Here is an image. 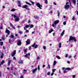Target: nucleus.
<instances>
[{"label": "nucleus", "instance_id": "nucleus-64", "mask_svg": "<svg viewBox=\"0 0 78 78\" xmlns=\"http://www.w3.org/2000/svg\"><path fill=\"white\" fill-rule=\"evenodd\" d=\"M21 4H20L18 5V6L20 7H21V5H20Z\"/></svg>", "mask_w": 78, "mask_h": 78}, {"label": "nucleus", "instance_id": "nucleus-46", "mask_svg": "<svg viewBox=\"0 0 78 78\" xmlns=\"http://www.w3.org/2000/svg\"><path fill=\"white\" fill-rule=\"evenodd\" d=\"M43 48L44 49V50H46V47H45V46H44L43 47Z\"/></svg>", "mask_w": 78, "mask_h": 78}, {"label": "nucleus", "instance_id": "nucleus-63", "mask_svg": "<svg viewBox=\"0 0 78 78\" xmlns=\"http://www.w3.org/2000/svg\"><path fill=\"white\" fill-rule=\"evenodd\" d=\"M65 69V68H62V70H64Z\"/></svg>", "mask_w": 78, "mask_h": 78}, {"label": "nucleus", "instance_id": "nucleus-44", "mask_svg": "<svg viewBox=\"0 0 78 78\" xmlns=\"http://www.w3.org/2000/svg\"><path fill=\"white\" fill-rule=\"evenodd\" d=\"M30 26V27L31 28H33V25L32 24Z\"/></svg>", "mask_w": 78, "mask_h": 78}, {"label": "nucleus", "instance_id": "nucleus-36", "mask_svg": "<svg viewBox=\"0 0 78 78\" xmlns=\"http://www.w3.org/2000/svg\"><path fill=\"white\" fill-rule=\"evenodd\" d=\"M75 19V16L73 17L72 20H74Z\"/></svg>", "mask_w": 78, "mask_h": 78}, {"label": "nucleus", "instance_id": "nucleus-53", "mask_svg": "<svg viewBox=\"0 0 78 78\" xmlns=\"http://www.w3.org/2000/svg\"><path fill=\"white\" fill-rule=\"evenodd\" d=\"M51 33V30H49V33L50 34Z\"/></svg>", "mask_w": 78, "mask_h": 78}, {"label": "nucleus", "instance_id": "nucleus-11", "mask_svg": "<svg viewBox=\"0 0 78 78\" xmlns=\"http://www.w3.org/2000/svg\"><path fill=\"white\" fill-rule=\"evenodd\" d=\"M59 20H57L55 21L54 22L55 25H56V24H57V23H59Z\"/></svg>", "mask_w": 78, "mask_h": 78}, {"label": "nucleus", "instance_id": "nucleus-51", "mask_svg": "<svg viewBox=\"0 0 78 78\" xmlns=\"http://www.w3.org/2000/svg\"><path fill=\"white\" fill-rule=\"evenodd\" d=\"M67 56H68V54H66V58H67Z\"/></svg>", "mask_w": 78, "mask_h": 78}, {"label": "nucleus", "instance_id": "nucleus-13", "mask_svg": "<svg viewBox=\"0 0 78 78\" xmlns=\"http://www.w3.org/2000/svg\"><path fill=\"white\" fill-rule=\"evenodd\" d=\"M15 20L16 22H18L19 20V18L18 17L16 18L15 19Z\"/></svg>", "mask_w": 78, "mask_h": 78}, {"label": "nucleus", "instance_id": "nucleus-30", "mask_svg": "<svg viewBox=\"0 0 78 78\" xmlns=\"http://www.w3.org/2000/svg\"><path fill=\"white\" fill-rule=\"evenodd\" d=\"M66 69H65V70H64L63 73H67V72H66Z\"/></svg>", "mask_w": 78, "mask_h": 78}, {"label": "nucleus", "instance_id": "nucleus-8", "mask_svg": "<svg viewBox=\"0 0 78 78\" xmlns=\"http://www.w3.org/2000/svg\"><path fill=\"white\" fill-rule=\"evenodd\" d=\"M26 44L27 45H29L30 44V40L29 39H28L27 41H26Z\"/></svg>", "mask_w": 78, "mask_h": 78}, {"label": "nucleus", "instance_id": "nucleus-20", "mask_svg": "<svg viewBox=\"0 0 78 78\" xmlns=\"http://www.w3.org/2000/svg\"><path fill=\"white\" fill-rule=\"evenodd\" d=\"M26 4H27V5H31V4L27 2H26Z\"/></svg>", "mask_w": 78, "mask_h": 78}, {"label": "nucleus", "instance_id": "nucleus-54", "mask_svg": "<svg viewBox=\"0 0 78 78\" xmlns=\"http://www.w3.org/2000/svg\"><path fill=\"white\" fill-rule=\"evenodd\" d=\"M37 59H40V57H37Z\"/></svg>", "mask_w": 78, "mask_h": 78}, {"label": "nucleus", "instance_id": "nucleus-28", "mask_svg": "<svg viewBox=\"0 0 78 78\" xmlns=\"http://www.w3.org/2000/svg\"><path fill=\"white\" fill-rule=\"evenodd\" d=\"M48 67L49 69H50V65L49 64L48 65Z\"/></svg>", "mask_w": 78, "mask_h": 78}, {"label": "nucleus", "instance_id": "nucleus-15", "mask_svg": "<svg viewBox=\"0 0 78 78\" xmlns=\"http://www.w3.org/2000/svg\"><path fill=\"white\" fill-rule=\"evenodd\" d=\"M4 56V54L3 52L2 53V55L0 56L1 58H3V56Z\"/></svg>", "mask_w": 78, "mask_h": 78}, {"label": "nucleus", "instance_id": "nucleus-16", "mask_svg": "<svg viewBox=\"0 0 78 78\" xmlns=\"http://www.w3.org/2000/svg\"><path fill=\"white\" fill-rule=\"evenodd\" d=\"M30 27V24H29V25H26L25 26V28H28Z\"/></svg>", "mask_w": 78, "mask_h": 78}, {"label": "nucleus", "instance_id": "nucleus-5", "mask_svg": "<svg viewBox=\"0 0 78 78\" xmlns=\"http://www.w3.org/2000/svg\"><path fill=\"white\" fill-rule=\"evenodd\" d=\"M16 54V50H14L13 52L12 53V56L13 57V56H15Z\"/></svg>", "mask_w": 78, "mask_h": 78}, {"label": "nucleus", "instance_id": "nucleus-35", "mask_svg": "<svg viewBox=\"0 0 78 78\" xmlns=\"http://www.w3.org/2000/svg\"><path fill=\"white\" fill-rule=\"evenodd\" d=\"M37 47H38V45L37 44L36 45L35 47V48H37Z\"/></svg>", "mask_w": 78, "mask_h": 78}, {"label": "nucleus", "instance_id": "nucleus-25", "mask_svg": "<svg viewBox=\"0 0 78 78\" xmlns=\"http://www.w3.org/2000/svg\"><path fill=\"white\" fill-rule=\"evenodd\" d=\"M56 58H57L58 59H61V58H60V57L59 56H56Z\"/></svg>", "mask_w": 78, "mask_h": 78}, {"label": "nucleus", "instance_id": "nucleus-1", "mask_svg": "<svg viewBox=\"0 0 78 78\" xmlns=\"http://www.w3.org/2000/svg\"><path fill=\"white\" fill-rule=\"evenodd\" d=\"M73 39L74 42H76V41H77L76 39V38H75V37H72V36H70V38H69V41H71L72 40H73Z\"/></svg>", "mask_w": 78, "mask_h": 78}, {"label": "nucleus", "instance_id": "nucleus-59", "mask_svg": "<svg viewBox=\"0 0 78 78\" xmlns=\"http://www.w3.org/2000/svg\"><path fill=\"white\" fill-rule=\"evenodd\" d=\"M9 43H11V39H9Z\"/></svg>", "mask_w": 78, "mask_h": 78}, {"label": "nucleus", "instance_id": "nucleus-45", "mask_svg": "<svg viewBox=\"0 0 78 78\" xmlns=\"http://www.w3.org/2000/svg\"><path fill=\"white\" fill-rule=\"evenodd\" d=\"M31 46H30L29 47V50H31Z\"/></svg>", "mask_w": 78, "mask_h": 78}, {"label": "nucleus", "instance_id": "nucleus-17", "mask_svg": "<svg viewBox=\"0 0 78 78\" xmlns=\"http://www.w3.org/2000/svg\"><path fill=\"white\" fill-rule=\"evenodd\" d=\"M5 62V61L4 60H2L1 63V65H3V64H4V63Z\"/></svg>", "mask_w": 78, "mask_h": 78}, {"label": "nucleus", "instance_id": "nucleus-33", "mask_svg": "<svg viewBox=\"0 0 78 78\" xmlns=\"http://www.w3.org/2000/svg\"><path fill=\"white\" fill-rule=\"evenodd\" d=\"M3 42H1L0 43L1 45H3Z\"/></svg>", "mask_w": 78, "mask_h": 78}, {"label": "nucleus", "instance_id": "nucleus-58", "mask_svg": "<svg viewBox=\"0 0 78 78\" xmlns=\"http://www.w3.org/2000/svg\"><path fill=\"white\" fill-rule=\"evenodd\" d=\"M51 32H52V31H53V29H51Z\"/></svg>", "mask_w": 78, "mask_h": 78}, {"label": "nucleus", "instance_id": "nucleus-38", "mask_svg": "<svg viewBox=\"0 0 78 78\" xmlns=\"http://www.w3.org/2000/svg\"><path fill=\"white\" fill-rule=\"evenodd\" d=\"M30 2H31V3H32V4L33 5H34V2L31 1H30Z\"/></svg>", "mask_w": 78, "mask_h": 78}, {"label": "nucleus", "instance_id": "nucleus-48", "mask_svg": "<svg viewBox=\"0 0 78 78\" xmlns=\"http://www.w3.org/2000/svg\"><path fill=\"white\" fill-rule=\"evenodd\" d=\"M13 60H16V58L15 57H13Z\"/></svg>", "mask_w": 78, "mask_h": 78}, {"label": "nucleus", "instance_id": "nucleus-18", "mask_svg": "<svg viewBox=\"0 0 78 78\" xmlns=\"http://www.w3.org/2000/svg\"><path fill=\"white\" fill-rule=\"evenodd\" d=\"M72 0L73 2V3H74V4L75 5V4H76V0Z\"/></svg>", "mask_w": 78, "mask_h": 78}, {"label": "nucleus", "instance_id": "nucleus-61", "mask_svg": "<svg viewBox=\"0 0 78 78\" xmlns=\"http://www.w3.org/2000/svg\"><path fill=\"white\" fill-rule=\"evenodd\" d=\"M63 35H64V34H63L62 33L61 34V36H63Z\"/></svg>", "mask_w": 78, "mask_h": 78}, {"label": "nucleus", "instance_id": "nucleus-47", "mask_svg": "<svg viewBox=\"0 0 78 78\" xmlns=\"http://www.w3.org/2000/svg\"><path fill=\"white\" fill-rule=\"evenodd\" d=\"M75 77H76V76H75V75H73V78H75Z\"/></svg>", "mask_w": 78, "mask_h": 78}, {"label": "nucleus", "instance_id": "nucleus-3", "mask_svg": "<svg viewBox=\"0 0 78 78\" xmlns=\"http://www.w3.org/2000/svg\"><path fill=\"white\" fill-rule=\"evenodd\" d=\"M36 6H37V7H38L40 9H42L41 8V7H42V6L41 5V4H39V3H36Z\"/></svg>", "mask_w": 78, "mask_h": 78}, {"label": "nucleus", "instance_id": "nucleus-24", "mask_svg": "<svg viewBox=\"0 0 78 78\" xmlns=\"http://www.w3.org/2000/svg\"><path fill=\"white\" fill-rule=\"evenodd\" d=\"M12 16H13V17L14 18H16V17L17 16L15 15H12Z\"/></svg>", "mask_w": 78, "mask_h": 78}, {"label": "nucleus", "instance_id": "nucleus-10", "mask_svg": "<svg viewBox=\"0 0 78 78\" xmlns=\"http://www.w3.org/2000/svg\"><path fill=\"white\" fill-rule=\"evenodd\" d=\"M69 7H70L69 5H66L65 6V9H69Z\"/></svg>", "mask_w": 78, "mask_h": 78}, {"label": "nucleus", "instance_id": "nucleus-43", "mask_svg": "<svg viewBox=\"0 0 78 78\" xmlns=\"http://www.w3.org/2000/svg\"><path fill=\"white\" fill-rule=\"evenodd\" d=\"M38 69L39 70H40V67H39V65H38Z\"/></svg>", "mask_w": 78, "mask_h": 78}, {"label": "nucleus", "instance_id": "nucleus-6", "mask_svg": "<svg viewBox=\"0 0 78 78\" xmlns=\"http://www.w3.org/2000/svg\"><path fill=\"white\" fill-rule=\"evenodd\" d=\"M5 33H7L8 35H9V33H10V31H9L8 29H6L5 31Z\"/></svg>", "mask_w": 78, "mask_h": 78}, {"label": "nucleus", "instance_id": "nucleus-37", "mask_svg": "<svg viewBox=\"0 0 78 78\" xmlns=\"http://www.w3.org/2000/svg\"><path fill=\"white\" fill-rule=\"evenodd\" d=\"M24 52H27V49H24Z\"/></svg>", "mask_w": 78, "mask_h": 78}, {"label": "nucleus", "instance_id": "nucleus-23", "mask_svg": "<svg viewBox=\"0 0 78 78\" xmlns=\"http://www.w3.org/2000/svg\"><path fill=\"white\" fill-rule=\"evenodd\" d=\"M35 45H36V43H34L33 45H31V47H34V46H35Z\"/></svg>", "mask_w": 78, "mask_h": 78}, {"label": "nucleus", "instance_id": "nucleus-55", "mask_svg": "<svg viewBox=\"0 0 78 78\" xmlns=\"http://www.w3.org/2000/svg\"><path fill=\"white\" fill-rule=\"evenodd\" d=\"M52 26L53 27H55V24H52Z\"/></svg>", "mask_w": 78, "mask_h": 78}, {"label": "nucleus", "instance_id": "nucleus-19", "mask_svg": "<svg viewBox=\"0 0 78 78\" xmlns=\"http://www.w3.org/2000/svg\"><path fill=\"white\" fill-rule=\"evenodd\" d=\"M56 61H54V64H53V66H55V65H56Z\"/></svg>", "mask_w": 78, "mask_h": 78}, {"label": "nucleus", "instance_id": "nucleus-12", "mask_svg": "<svg viewBox=\"0 0 78 78\" xmlns=\"http://www.w3.org/2000/svg\"><path fill=\"white\" fill-rule=\"evenodd\" d=\"M10 27H12L13 29H15V27L13 26V25H12V23H10Z\"/></svg>", "mask_w": 78, "mask_h": 78}, {"label": "nucleus", "instance_id": "nucleus-62", "mask_svg": "<svg viewBox=\"0 0 78 78\" xmlns=\"http://www.w3.org/2000/svg\"><path fill=\"white\" fill-rule=\"evenodd\" d=\"M64 32H65V30H63L62 33L64 34Z\"/></svg>", "mask_w": 78, "mask_h": 78}, {"label": "nucleus", "instance_id": "nucleus-49", "mask_svg": "<svg viewBox=\"0 0 78 78\" xmlns=\"http://www.w3.org/2000/svg\"><path fill=\"white\" fill-rule=\"evenodd\" d=\"M20 78H23V76L21 75Z\"/></svg>", "mask_w": 78, "mask_h": 78}, {"label": "nucleus", "instance_id": "nucleus-34", "mask_svg": "<svg viewBox=\"0 0 78 78\" xmlns=\"http://www.w3.org/2000/svg\"><path fill=\"white\" fill-rule=\"evenodd\" d=\"M47 75H50V72H48L47 73Z\"/></svg>", "mask_w": 78, "mask_h": 78}, {"label": "nucleus", "instance_id": "nucleus-41", "mask_svg": "<svg viewBox=\"0 0 78 78\" xmlns=\"http://www.w3.org/2000/svg\"><path fill=\"white\" fill-rule=\"evenodd\" d=\"M63 25H66V21H65L63 22Z\"/></svg>", "mask_w": 78, "mask_h": 78}, {"label": "nucleus", "instance_id": "nucleus-52", "mask_svg": "<svg viewBox=\"0 0 78 78\" xmlns=\"http://www.w3.org/2000/svg\"><path fill=\"white\" fill-rule=\"evenodd\" d=\"M45 67V65H43V66H42L43 68Z\"/></svg>", "mask_w": 78, "mask_h": 78}, {"label": "nucleus", "instance_id": "nucleus-32", "mask_svg": "<svg viewBox=\"0 0 78 78\" xmlns=\"http://www.w3.org/2000/svg\"><path fill=\"white\" fill-rule=\"evenodd\" d=\"M10 37H11V38H14V35H12L10 36Z\"/></svg>", "mask_w": 78, "mask_h": 78}, {"label": "nucleus", "instance_id": "nucleus-42", "mask_svg": "<svg viewBox=\"0 0 78 78\" xmlns=\"http://www.w3.org/2000/svg\"><path fill=\"white\" fill-rule=\"evenodd\" d=\"M19 33H20V34H22V33H23L22 32V31H19Z\"/></svg>", "mask_w": 78, "mask_h": 78}, {"label": "nucleus", "instance_id": "nucleus-40", "mask_svg": "<svg viewBox=\"0 0 78 78\" xmlns=\"http://www.w3.org/2000/svg\"><path fill=\"white\" fill-rule=\"evenodd\" d=\"M26 33H29V30H26Z\"/></svg>", "mask_w": 78, "mask_h": 78}, {"label": "nucleus", "instance_id": "nucleus-7", "mask_svg": "<svg viewBox=\"0 0 78 78\" xmlns=\"http://www.w3.org/2000/svg\"><path fill=\"white\" fill-rule=\"evenodd\" d=\"M28 56H30V54L29 53L26 54L24 56L25 57V58H28V59H30V57H28Z\"/></svg>", "mask_w": 78, "mask_h": 78}, {"label": "nucleus", "instance_id": "nucleus-60", "mask_svg": "<svg viewBox=\"0 0 78 78\" xmlns=\"http://www.w3.org/2000/svg\"><path fill=\"white\" fill-rule=\"evenodd\" d=\"M60 14V13L59 12H58V16H59V15Z\"/></svg>", "mask_w": 78, "mask_h": 78}, {"label": "nucleus", "instance_id": "nucleus-50", "mask_svg": "<svg viewBox=\"0 0 78 78\" xmlns=\"http://www.w3.org/2000/svg\"><path fill=\"white\" fill-rule=\"evenodd\" d=\"M53 74H54V73H52L51 75V76H52V75H53Z\"/></svg>", "mask_w": 78, "mask_h": 78}, {"label": "nucleus", "instance_id": "nucleus-14", "mask_svg": "<svg viewBox=\"0 0 78 78\" xmlns=\"http://www.w3.org/2000/svg\"><path fill=\"white\" fill-rule=\"evenodd\" d=\"M11 60H9V61L8 62V65L9 66V65H10V64H11Z\"/></svg>", "mask_w": 78, "mask_h": 78}, {"label": "nucleus", "instance_id": "nucleus-31", "mask_svg": "<svg viewBox=\"0 0 78 78\" xmlns=\"http://www.w3.org/2000/svg\"><path fill=\"white\" fill-rule=\"evenodd\" d=\"M52 71L54 73L55 72V71H56V69H52Z\"/></svg>", "mask_w": 78, "mask_h": 78}, {"label": "nucleus", "instance_id": "nucleus-2", "mask_svg": "<svg viewBox=\"0 0 78 78\" xmlns=\"http://www.w3.org/2000/svg\"><path fill=\"white\" fill-rule=\"evenodd\" d=\"M22 7L23 8H25L27 10H30V9L28 8V6L27 5H23Z\"/></svg>", "mask_w": 78, "mask_h": 78}, {"label": "nucleus", "instance_id": "nucleus-39", "mask_svg": "<svg viewBox=\"0 0 78 78\" xmlns=\"http://www.w3.org/2000/svg\"><path fill=\"white\" fill-rule=\"evenodd\" d=\"M18 2L19 4L20 5H21V3L20 2V1H18Z\"/></svg>", "mask_w": 78, "mask_h": 78}, {"label": "nucleus", "instance_id": "nucleus-27", "mask_svg": "<svg viewBox=\"0 0 78 78\" xmlns=\"http://www.w3.org/2000/svg\"><path fill=\"white\" fill-rule=\"evenodd\" d=\"M45 2L46 4H47L48 3V1L47 0H45Z\"/></svg>", "mask_w": 78, "mask_h": 78}, {"label": "nucleus", "instance_id": "nucleus-9", "mask_svg": "<svg viewBox=\"0 0 78 78\" xmlns=\"http://www.w3.org/2000/svg\"><path fill=\"white\" fill-rule=\"evenodd\" d=\"M37 68H35L34 69L32 70V73H35V72H36L37 71Z\"/></svg>", "mask_w": 78, "mask_h": 78}, {"label": "nucleus", "instance_id": "nucleus-22", "mask_svg": "<svg viewBox=\"0 0 78 78\" xmlns=\"http://www.w3.org/2000/svg\"><path fill=\"white\" fill-rule=\"evenodd\" d=\"M66 70H70V68H66Z\"/></svg>", "mask_w": 78, "mask_h": 78}, {"label": "nucleus", "instance_id": "nucleus-56", "mask_svg": "<svg viewBox=\"0 0 78 78\" xmlns=\"http://www.w3.org/2000/svg\"><path fill=\"white\" fill-rule=\"evenodd\" d=\"M34 33H35V32L34 31H33V32H32V34H34Z\"/></svg>", "mask_w": 78, "mask_h": 78}, {"label": "nucleus", "instance_id": "nucleus-21", "mask_svg": "<svg viewBox=\"0 0 78 78\" xmlns=\"http://www.w3.org/2000/svg\"><path fill=\"white\" fill-rule=\"evenodd\" d=\"M16 9H13L11 10V11H12V12H13L14 11H16Z\"/></svg>", "mask_w": 78, "mask_h": 78}, {"label": "nucleus", "instance_id": "nucleus-26", "mask_svg": "<svg viewBox=\"0 0 78 78\" xmlns=\"http://www.w3.org/2000/svg\"><path fill=\"white\" fill-rule=\"evenodd\" d=\"M34 18L35 19H38V18H39V17H38L37 16H34Z\"/></svg>", "mask_w": 78, "mask_h": 78}, {"label": "nucleus", "instance_id": "nucleus-57", "mask_svg": "<svg viewBox=\"0 0 78 78\" xmlns=\"http://www.w3.org/2000/svg\"><path fill=\"white\" fill-rule=\"evenodd\" d=\"M69 58H72V56L71 55H70L69 57Z\"/></svg>", "mask_w": 78, "mask_h": 78}, {"label": "nucleus", "instance_id": "nucleus-29", "mask_svg": "<svg viewBox=\"0 0 78 78\" xmlns=\"http://www.w3.org/2000/svg\"><path fill=\"white\" fill-rule=\"evenodd\" d=\"M59 48H61V43H60L59 44Z\"/></svg>", "mask_w": 78, "mask_h": 78}, {"label": "nucleus", "instance_id": "nucleus-4", "mask_svg": "<svg viewBox=\"0 0 78 78\" xmlns=\"http://www.w3.org/2000/svg\"><path fill=\"white\" fill-rule=\"evenodd\" d=\"M17 44L19 46H20V45H21V44H22V42H21L20 40H18V42L17 43Z\"/></svg>", "mask_w": 78, "mask_h": 78}]
</instances>
